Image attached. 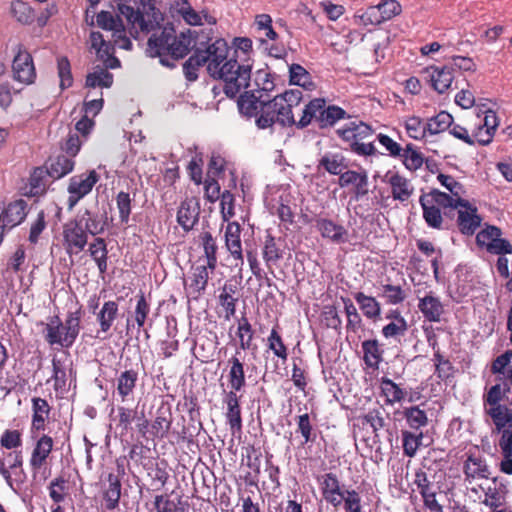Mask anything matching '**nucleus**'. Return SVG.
Returning <instances> with one entry per match:
<instances>
[{"instance_id":"nucleus-29","label":"nucleus","mask_w":512,"mask_h":512,"mask_svg":"<svg viewBox=\"0 0 512 512\" xmlns=\"http://www.w3.org/2000/svg\"><path fill=\"white\" fill-rule=\"evenodd\" d=\"M340 187L354 186L357 197H362L368 193V175L365 170L358 172L354 170H344L339 176Z\"/></svg>"},{"instance_id":"nucleus-39","label":"nucleus","mask_w":512,"mask_h":512,"mask_svg":"<svg viewBox=\"0 0 512 512\" xmlns=\"http://www.w3.org/2000/svg\"><path fill=\"white\" fill-rule=\"evenodd\" d=\"M75 166V161L68 155H58L57 157L50 159L47 172L50 177L54 179H60L65 175L72 172Z\"/></svg>"},{"instance_id":"nucleus-8","label":"nucleus","mask_w":512,"mask_h":512,"mask_svg":"<svg viewBox=\"0 0 512 512\" xmlns=\"http://www.w3.org/2000/svg\"><path fill=\"white\" fill-rule=\"evenodd\" d=\"M0 475L4 478L9 488L18 494L27 479L23 469V455L21 451L4 452L0 456Z\"/></svg>"},{"instance_id":"nucleus-21","label":"nucleus","mask_w":512,"mask_h":512,"mask_svg":"<svg viewBox=\"0 0 512 512\" xmlns=\"http://www.w3.org/2000/svg\"><path fill=\"white\" fill-rule=\"evenodd\" d=\"M87 235L97 236L103 234L107 228L106 213H99L86 209L73 218Z\"/></svg>"},{"instance_id":"nucleus-22","label":"nucleus","mask_w":512,"mask_h":512,"mask_svg":"<svg viewBox=\"0 0 512 512\" xmlns=\"http://www.w3.org/2000/svg\"><path fill=\"white\" fill-rule=\"evenodd\" d=\"M315 227L321 237L335 244H344L349 240L348 230L331 219L319 217L315 219Z\"/></svg>"},{"instance_id":"nucleus-14","label":"nucleus","mask_w":512,"mask_h":512,"mask_svg":"<svg viewBox=\"0 0 512 512\" xmlns=\"http://www.w3.org/2000/svg\"><path fill=\"white\" fill-rule=\"evenodd\" d=\"M476 110L473 125L478 133L480 145L486 146L492 142L499 120L496 112L491 109L477 108Z\"/></svg>"},{"instance_id":"nucleus-51","label":"nucleus","mask_w":512,"mask_h":512,"mask_svg":"<svg viewBox=\"0 0 512 512\" xmlns=\"http://www.w3.org/2000/svg\"><path fill=\"white\" fill-rule=\"evenodd\" d=\"M290 83L303 87L306 90L314 88V82L310 73L300 64H292L289 67Z\"/></svg>"},{"instance_id":"nucleus-52","label":"nucleus","mask_w":512,"mask_h":512,"mask_svg":"<svg viewBox=\"0 0 512 512\" xmlns=\"http://www.w3.org/2000/svg\"><path fill=\"white\" fill-rule=\"evenodd\" d=\"M437 179L442 186L450 191L451 195L449 196L453 200L457 199V201H459V203L457 202L455 204V208H458V206H468V201L461 197L463 187L459 182H457L452 176L442 173L438 174Z\"/></svg>"},{"instance_id":"nucleus-16","label":"nucleus","mask_w":512,"mask_h":512,"mask_svg":"<svg viewBox=\"0 0 512 512\" xmlns=\"http://www.w3.org/2000/svg\"><path fill=\"white\" fill-rule=\"evenodd\" d=\"M323 499L337 508L342 504L343 493L341 483L336 474L329 472L317 477Z\"/></svg>"},{"instance_id":"nucleus-64","label":"nucleus","mask_w":512,"mask_h":512,"mask_svg":"<svg viewBox=\"0 0 512 512\" xmlns=\"http://www.w3.org/2000/svg\"><path fill=\"white\" fill-rule=\"evenodd\" d=\"M320 319L321 323L326 328L338 330L342 324V320L338 314L337 308L333 305H326L323 307Z\"/></svg>"},{"instance_id":"nucleus-47","label":"nucleus","mask_w":512,"mask_h":512,"mask_svg":"<svg viewBox=\"0 0 512 512\" xmlns=\"http://www.w3.org/2000/svg\"><path fill=\"white\" fill-rule=\"evenodd\" d=\"M452 115L446 111H440L435 116L427 119L426 121V129L429 135H437L446 130H449V127L452 124Z\"/></svg>"},{"instance_id":"nucleus-50","label":"nucleus","mask_w":512,"mask_h":512,"mask_svg":"<svg viewBox=\"0 0 512 512\" xmlns=\"http://www.w3.org/2000/svg\"><path fill=\"white\" fill-rule=\"evenodd\" d=\"M197 216V209L191 205V202L184 201L178 209L177 222L185 231H189L195 225Z\"/></svg>"},{"instance_id":"nucleus-62","label":"nucleus","mask_w":512,"mask_h":512,"mask_svg":"<svg viewBox=\"0 0 512 512\" xmlns=\"http://www.w3.org/2000/svg\"><path fill=\"white\" fill-rule=\"evenodd\" d=\"M200 57L199 52L195 49L193 54L183 64L184 76L190 82L198 79L197 71L199 67L204 65V60Z\"/></svg>"},{"instance_id":"nucleus-13","label":"nucleus","mask_w":512,"mask_h":512,"mask_svg":"<svg viewBox=\"0 0 512 512\" xmlns=\"http://www.w3.org/2000/svg\"><path fill=\"white\" fill-rule=\"evenodd\" d=\"M88 244V235L74 219L62 227V245L69 257L78 255Z\"/></svg>"},{"instance_id":"nucleus-23","label":"nucleus","mask_w":512,"mask_h":512,"mask_svg":"<svg viewBox=\"0 0 512 512\" xmlns=\"http://www.w3.org/2000/svg\"><path fill=\"white\" fill-rule=\"evenodd\" d=\"M465 480L471 483L476 479H489L490 467L485 457L475 453H469L463 464Z\"/></svg>"},{"instance_id":"nucleus-53","label":"nucleus","mask_w":512,"mask_h":512,"mask_svg":"<svg viewBox=\"0 0 512 512\" xmlns=\"http://www.w3.org/2000/svg\"><path fill=\"white\" fill-rule=\"evenodd\" d=\"M236 286L233 284H225L221 294L219 295L220 305L226 312V319H230L235 315L237 298L234 297Z\"/></svg>"},{"instance_id":"nucleus-11","label":"nucleus","mask_w":512,"mask_h":512,"mask_svg":"<svg viewBox=\"0 0 512 512\" xmlns=\"http://www.w3.org/2000/svg\"><path fill=\"white\" fill-rule=\"evenodd\" d=\"M502 231L494 225H486L476 235V243L479 247L494 255L512 254V244L501 237Z\"/></svg>"},{"instance_id":"nucleus-31","label":"nucleus","mask_w":512,"mask_h":512,"mask_svg":"<svg viewBox=\"0 0 512 512\" xmlns=\"http://www.w3.org/2000/svg\"><path fill=\"white\" fill-rule=\"evenodd\" d=\"M138 371L127 369L120 372L116 378V393L121 402L128 401L133 396L138 381Z\"/></svg>"},{"instance_id":"nucleus-43","label":"nucleus","mask_w":512,"mask_h":512,"mask_svg":"<svg viewBox=\"0 0 512 512\" xmlns=\"http://www.w3.org/2000/svg\"><path fill=\"white\" fill-rule=\"evenodd\" d=\"M354 299L368 319L375 320L380 316L381 306L374 297L367 296L363 292H357L354 294Z\"/></svg>"},{"instance_id":"nucleus-48","label":"nucleus","mask_w":512,"mask_h":512,"mask_svg":"<svg viewBox=\"0 0 512 512\" xmlns=\"http://www.w3.org/2000/svg\"><path fill=\"white\" fill-rule=\"evenodd\" d=\"M12 16L21 24L29 25L35 20L32 7L22 0H13L10 5Z\"/></svg>"},{"instance_id":"nucleus-9","label":"nucleus","mask_w":512,"mask_h":512,"mask_svg":"<svg viewBox=\"0 0 512 512\" xmlns=\"http://www.w3.org/2000/svg\"><path fill=\"white\" fill-rule=\"evenodd\" d=\"M199 52L200 58L204 60V65L208 74L215 79L216 76L225 68L226 63L231 60L230 48L226 40L222 38L216 39L213 43L209 44L205 49L200 47L195 48Z\"/></svg>"},{"instance_id":"nucleus-19","label":"nucleus","mask_w":512,"mask_h":512,"mask_svg":"<svg viewBox=\"0 0 512 512\" xmlns=\"http://www.w3.org/2000/svg\"><path fill=\"white\" fill-rule=\"evenodd\" d=\"M91 47L96 50L97 57L104 63L106 68L115 69L120 67V61L114 56V43L104 39L102 33L93 31L90 34Z\"/></svg>"},{"instance_id":"nucleus-6","label":"nucleus","mask_w":512,"mask_h":512,"mask_svg":"<svg viewBox=\"0 0 512 512\" xmlns=\"http://www.w3.org/2000/svg\"><path fill=\"white\" fill-rule=\"evenodd\" d=\"M457 199H452L449 194L438 189H432L429 193H423L419 198L423 210V219L433 229H442L443 217L441 208H455Z\"/></svg>"},{"instance_id":"nucleus-24","label":"nucleus","mask_w":512,"mask_h":512,"mask_svg":"<svg viewBox=\"0 0 512 512\" xmlns=\"http://www.w3.org/2000/svg\"><path fill=\"white\" fill-rule=\"evenodd\" d=\"M385 181L391 187V194L394 200L405 202L414 192V187L410 180L400 175L398 172L389 170L385 174Z\"/></svg>"},{"instance_id":"nucleus-26","label":"nucleus","mask_w":512,"mask_h":512,"mask_svg":"<svg viewBox=\"0 0 512 512\" xmlns=\"http://www.w3.org/2000/svg\"><path fill=\"white\" fill-rule=\"evenodd\" d=\"M239 354L240 352L236 351L235 355L230 357L227 361V380L228 386L230 388L229 391L240 392L246 386L244 363L238 357Z\"/></svg>"},{"instance_id":"nucleus-20","label":"nucleus","mask_w":512,"mask_h":512,"mask_svg":"<svg viewBox=\"0 0 512 512\" xmlns=\"http://www.w3.org/2000/svg\"><path fill=\"white\" fill-rule=\"evenodd\" d=\"M423 74L431 87L442 94L450 87L454 79L452 66H429L424 69Z\"/></svg>"},{"instance_id":"nucleus-17","label":"nucleus","mask_w":512,"mask_h":512,"mask_svg":"<svg viewBox=\"0 0 512 512\" xmlns=\"http://www.w3.org/2000/svg\"><path fill=\"white\" fill-rule=\"evenodd\" d=\"M241 232L242 227L237 221L227 222L224 230L225 247L230 256L236 261V266L244 264Z\"/></svg>"},{"instance_id":"nucleus-2","label":"nucleus","mask_w":512,"mask_h":512,"mask_svg":"<svg viewBox=\"0 0 512 512\" xmlns=\"http://www.w3.org/2000/svg\"><path fill=\"white\" fill-rule=\"evenodd\" d=\"M303 92L300 89L287 90L284 93L270 96L269 104L264 108V115L256 119V124L260 129L272 127L279 123L281 126H293L298 128V120L295 119V111L302 112L301 102ZM302 113H300V116Z\"/></svg>"},{"instance_id":"nucleus-35","label":"nucleus","mask_w":512,"mask_h":512,"mask_svg":"<svg viewBox=\"0 0 512 512\" xmlns=\"http://www.w3.org/2000/svg\"><path fill=\"white\" fill-rule=\"evenodd\" d=\"M449 134L455 139L469 145L474 146L475 144L480 145V140L476 128L473 125L472 120H468L465 125L455 123L452 118V124L448 130Z\"/></svg>"},{"instance_id":"nucleus-34","label":"nucleus","mask_w":512,"mask_h":512,"mask_svg":"<svg viewBox=\"0 0 512 512\" xmlns=\"http://www.w3.org/2000/svg\"><path fill=\"white\" fill-rule=\"evenodd\" d=\"M348 167L346 158L339 152H326L318 160L317 169H323L331 175L340 176Z\"/></svg>"},{"instance_id":"nucleus-28","label":"nucleus","mask_w":512,"mask_h":512,"mask_svg":"<svg viewBox=\"0 0 512 512\" xmlns=\"http://www.w3.org/2000/svg\"><path fill=\"white\" fill-rule=\"evenodd\" d=\"M457 224L459 230L464 235H473L481 225V217L477 213V208L468 202V206H458Z\"/></svg>"},{"instance_id":"nucleus-1","label":"nucleus","mask_w":512,"mask_h":512,"mask_svg":"<svg viewBox=\"0 0 512 512\" xmlns=\"http://www.w3.org/2000/svg\"><path fill=\"white\" fill-rule=\"evenodd\" d=\"M197 33L191 29L176 34L173 27H164L154 33L147 42L148 56L158 57L161 65L174 68L175 61L184 58L196 45Z\"/></svg>"},{"instance_id":"nucleus-55","label":"nucleus","mask_w":512,"mask_h":512,"mask_svg":"<svg viewBox=\"0 0 512 512\" xmlns=\"http://www.w3.org/2000/svg\"><path fill=\"white\" fill-rule=\"evenodd\" d=\"M143 8L145 9L144 15V21L145 23L151 24V28L148 30H140L143 33H150L154 31L156 28L160 26L161 21L163 20L162 14L159 12V10L156 9L154 5V0H140Z\"/></svg>"},{"instance_id":"nucleus-5","label":"nucleus","mask_w":512,"mask_h":512,"mask_svg":"<svg viewBox=\"0 0 512 512\" xmlns=\"http://www.w3.org/2000/svg\"><path fill=\"white\" fill-rule=\"evenodd\" d=\"M374 130L372 127L362 121L349 122L342 128L336 130L338 137L347 143L351 152L358 156H373L377 154V149L373 142H365L372 136Z\"/></svg>"},{"instance_id":"nucleus-36","label":"nucleus","mask_w":512,"mask_h":512,"mask_svg":"<svg viewBox=\"0 0 512 512\" xmlns=\"http://www.w3.org/2000/svg\"><path fill=\"white\" fill-rule=\"evenodd\" d=\"M88 252L96 263L100 274L106 273L108 269V249L105 239L96 237L89 244Z\"/></svg>"},{"instance_id":"nucleus-63","label":"nucleus","mask_w":512,"mask_h":512,"mask_svg":"<svg viewBox=\"0 0 512 512\" xmlns=\"http://www.w3.org/2000/svg\"><path fill=\"white\" fill-rule=\"evenodd\" d=\"M296 422H297V432H299L304 439L303 444H308L310 442H314L316 439V434H315L313 426L311 424L309 414L304 413V414L297 416Z\"/></svg>"},{"instance_id":"nucleus-41","label":"nucleus","mask_w":512,"mask_h":512,"mask_svg":"<svg viewBox=\"0 0 512 512\" xmlns=\"http://www.w3.org/2000/svg\"><path fill=\"white\" fill-rule=\"evenodd\" d=\"M113 74L107 68L96 66L92 72L86 76L85 86L89 88H110L113 84Z\"/></svg>"},{"instance_id":"nucleus-18","label":"nucleus","mask_w":512,"mask_h":512,"mask_svg":"<svg viewBox=\"0 0 512 512\" xmlns=\"http://www.w3.org/2000/svg\"><path fill=\"white\" fill-rule=\"evenodd\" d=\"M241 396L238 392L224 391L222 402L226 405V423L233 435L242 431Z\"/></svg>"},{"instance_id":"nucleus-7","label":"nucleus","mask_w":512,"mask_h":512,"mask_svg":"<svg viewBox=\"0 0 512 512\" xmlns=\"http://www.w3.org/2000/svg\"><path fill=\"white\" fill-rule=\"evenodd\" d=\"M215 79L224 82L223 91L229 98H235L243 90L247 89L251 80V65L240 64L237 56L231 57L225 68Z\"/></svg>"},{"instance_id":"nucleus-38","label":"nucleus","mask_w":512,"mask_h":512,"mask_svg":"<svg viewBox=\"0 0 512 512\" xmlns=\"http://www.w3.org/2000/svg\"><path fill=\"white\" fill-rule=\"evenodd\" d=\"M50 405L48 404L46 399L43 398H33L32 399V430L33 431H43L45 430V421L49 417L50 414Z\"/></svg>"},{"instance_id":"nucleus-46","label":"nucleus","mask_w":512,"mask_h":512,"mask_svg":"<svg viewBox=\"0 0 512 512\" xmlns=\"http://www.w3.org/2000/svg\"><path fill=\"white\" fill-rule=\"evenodd\" d=\"M172 424V414L169 409H158L155 420L151 425L152 434L158 438H164Z\"/></svg>"},{"instance_id":"nucleus-33","label":"nucleus","mask_w":512,"mask_h":512,"mask_svg":"<svg viewBox=\"0 0 512 512\" xmlns=\"http://www.w3.org/2000/svg\"><path fill=\"white\" fill-rule=\"evenodd\" d=\"M418 308L424 318L430 322H439L444 313V307L440 299L432 293L419 299Z\"/></svg>"},{"instance_id":"nucleus-15","label":"nucleus","mask_w":512,"mask_h":512,"mask_svg":"<svg viewBox=\"0 0 512 512\" xmlns=\"http://www.w3.org/2000/svg\"><path fill=\"white\" fill-rule=\"evenodd\" d=\"M238 108L241 114L247 117H261L264 115V108L269 104L270 95H258L254 90L238 94Z\"/></svg>"},{"instance_id":"nucleus-42","label":"nucleus","mask_w":512,"mask_h":512,"mask_svg":"<svg viewBox=\"0 0 512 512\" xmlns=\"http://www.w3.org/2000/svg\"><path fill=\"white\" fill-rule=\"evenodd\" d=\"M209 269L213 272L217 267L218 244L209 231H204L199 236Z\"/></svg>"},{"instance_id":"nucleus-57","label":"nucleus","mask_w":512,"mask_h":512,"mask_svg":"<svg viewBox=\"0 0 512 512\" xmlns=\"http://www.w3.org/2000/svg\"><path fill=\"white\" fill-rule=\"evenodd\" d=\"M237 337L240 349L249 350L251 348L254 332L248 319L244 316L238 321Z\"/></svg>"},{"instance_id":"nucleus-54","label":"nucleus","mask_w":512,"mask_h":512,"mask_svg":"<svg viewBox=\"0 0 512 512\" xmlns=\"http://www.w3.org/2000/svg\"><path fill=\"white\" fill-rule=\"evenodd\" d=\"M150 310V303L146 299L144 293L140 292V294L136 296V305L133 312V318L138 330L145 326V323L148 320V316L150 314Z\"/></svg>"},{"instance_id":"nucleus-45","label":"nucleus","mask_w":512,"mask_h":512,"mask_svg":"<svg viewBox=\"0 0 512 512\" xmlns=\"http://www.w3.org/2000/svg\"><path fill=\"white\" fill-rule=\"evenodd\" d=\"M108 487L104 492V499L106 508L109 510L115 509L119 504L121 496V482L117 475L110 473L107 478Z\"/></svg>"},{"instance_id":"nucleus-49","label":"nucleus","mask_w":512,"mask_h":512,"mask_svg":"<svg viewBox=\"0 0 512 512\" xmlns=\"http://www.w3.org/2000/svg\"><path fill=\"white\" fill-rule=\"evenodd\" d=\"M403 416L407 425L413 430H419L428 424V416L425 410L420 406L406 407L403 410Z\"/></svg>"},{"instance_id":"nucleus-3","label":"nucleus","mask_w":512,"mask_h":512,"mask_svg":"<svg viewBox=\"0 0 512 512\" xmlns=\"http://www.w3.org/2000/svg\"><path fill=\"white\" fill-rule=\"evenodd\" d=\"M81 318L80 307L75 311H69L64 322L58 315L48 317L47 322L41 323L44 326V340L51 347L71 348L80 333Z\"/></svg>"},{"instance_id":"nucleus-25","label":"nucleus","mask_w":512,"mask_h":512,"mask_svg":"<svg viewBox=\"0 0 512 512\" xmlns=\"http://www.w3.org/2000/svg\"><path fill=\"white\" fill-rule=\"evenodd\" d=\"M117 3L119 13L126 18L128 23L131 25L130 34L134 38H138L139 30H148L151 28L150 22L147 24L144 21V15L139 10H134L132 6H129L131 0H113Z\"/></svg>"},{"instance_id":"nucleus-58","label":"nucleus","mask_w":512,"mask_h":512,"mask_svg":"<svg viewBox=\"0 0 512 512\" xmlns=\"http://www.w3.org/2000/svg\"><path fill=\"white\" fill-rule=\"evenodd\" d=\"M53 374L51 379L54 381L53 387L56 392L65 393L67 391V375L63 363L57 359H52Z\"/></svg>"},{"instance_id":"nucleus-32","label":"nucleus","mask_w":512,"mask_h":512,"mask_svg":"<svg viewBox=\"0 0 512 512\" xmlns=\"http://www.w3.org/2000/svg\"><path fill=\"white\" fill-rule=\"evenodd\" d=\"M3 212V227H15L23 222L27 216V203L23 199L10 202Z\"/></svg>"},{"instance_id":"nucleus-40","label":"nucleus","mask_w":512,"mask_h":512,"mask_svg":"<svg viewBox=\"0 0 512 512\" xmlns=\"http://www.w3.org/2000/svg\"><path fill=\"white\" fill-rule=\"evenodd\" d=\"M486 413L494 423V432L512 428V409L506 405L489 408Z\"/></svg>"},{"instance_id":"nucleus-37","label":"nucleus","mask_w":512,"mask_h":512,"mask_svg":"<svg viewBox=\"0 0 512 512\" xmlns=\"http://www.w3.org/2000/svg\"><path fill=\"white\" fill-rule=\"evenodd\" d=\"M363 360L367 367L378 369L383 360V350L376 339H369L362 342Z\"/></svg>"},{"instance_id":"nucleus-44","label":"nucleus","mask_w":512,"mask_h":512,"mask_svg":"<svg viewBox=\"0 0 512 512\" xmlns=\"http://www.w3.org/2000/svg\"><path fill=\"white\" fill-rule=\"evenodd\" d=\"M262 256L269 270H272L273 266L283 257V251L271 235L266 236Z\"/></svg>"},{"instance_id":"nucleus-30","label":"nucleus","mask_w":512,"mask_h":512,"mask_svg":"<svg viewBox=\"0 0 512 512\" xmlns=\"http://www.w3.org/2000/svg\"><path fill=\"white\" fill-rule=\"evenodd\" d=\"M118 315L119 305L116 301L109 300L103 303L100 310L95 313L96 320L99 324L97 337H99L100 333L106 334L110 331L114 321L118 318Z\"/></svg>"},{"instance_id":"nucleus-10","label":"nucleus","mask_w":512,"mask_h":512,"mask_svg":"<svg viewBox=\"0 0 512 512\" xmlns=\"http://www.w3.org/2000/svg\"><path fill=\"white\" fill-rule=\"evenodd\" d=\"M13 51L15 52L12 62L13 79L23 85L33 84L37 74L31 54L22 44H17Z\"/></svg>"},{"instance_id":"nucleus-4","label":"nucleus","mask_w":512,"mask_h":512,"mask_svg":"<svg viewBox=\"0 0 512 512\" xmlns=\"http://www.w3.org/2000/svg\"><path fill=\"white\" fill-rule=\"evenodd\" d=\"M347 112L339 106H326L323 98L310 100L302 109L298 119V128L303 129L314 120L321 129L334 126L339 120L348 118Z\"/></svg>"},{"instance_id":"nucleus-27","label":"nucleus","mask_w":512,"mask_h":512,"mask_svg":"<svg viewBox=\"0 0 512 512\" xmlns=\"http://www.w3.org/2000/svg\"><path fill=\"white\" fill-rule=\"evenodd\" d=\"M53 445L52 437L46 434H43L37 440L29 460L31 470L34 473H37L46 464L47 458L53 450Z\"/></svg>"},{"instance_id":"nucleus-60","label":"nucleus","mask_w":512,"mask_h":512,"mask_svg":"<svg viewBox=\"0 0 512 512\" xmlns=\"http://www.w3.org/2000/svg\"><path fill=\"white\" fill-rule=\"evenodd\" d=\"M405 129L408 136L415 140H422L426 134V122L417 116H410L405 120Z\"/></svg>"},{"instance_id":"nucleus-56","label":"nucleus","mask_w":512,"mask_h":512,"mask_svg":"<svg viewBox=\"0 0 512 512\" xmlns=\"http://www.w3.org/2000/svg\"><path fill=\"white\" fill-rule=\"evenodd\" d=\"M381 391L386 397V402L389 404L401 402L406 395V392L403 389L388 378H382Z\"/></svg>"},{"instance_id":"nucleus-12","label":"nucleus","mask_w":512,"mask_h":512,"mask_svg":"<svg viewBox=\"0 0 512 512\" xmlns=\"http://www.w3.org/2000/svg\"><path fill=\"white\" fill-rule=\"evenodd\" d=\"M99 175L95 170H90L87 173L74 175L70 178L67 191L69 197L67 200L68 208L73 209L77 203L88 195L95 184L99 181Z\"/></svg>"},{"instance_id":"nucleus-61","label":"nucleus","mask_w":512,"mask_h":512,"mask_svg":"<svg viewBox=\"0 0 512 512\" xmlns=\"http://www.w3.org/2000/svg\"><path fill=\"white\" fill-rule=\"evenodd\" d=\"M423 438V433L414 434L410 431H402L403 452L408 457H414Z\"/></svg>"},{"instance_id":"nucleus-59","label":"nucleus","mask_w":512,"mask_h":512,"mask_svg":"<svg viewBox=\"0 0 512 512\" xmlns=\"http://www.w3.org/2000/svg\"><path fill=\"white\" fill-rule=\"evenodd\" d=\"M399 157L402 158L404 166L410 171L419 169L423 164L421 153L415 150L412 144H408Z\"/></svg>"}]
</instances>
